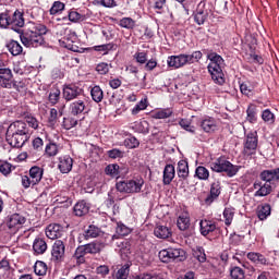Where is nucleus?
<instances>
[{"mask_svg":"<svg viewBox=\"0 0 279 279\" xmlns=\"http://www.w3.org/2000/svg\"><path fill=\"white\" fill-rule=\"evenodd\" d=\"M31 136L32 132L27 122L21 120L12 122L7 130V142L11 147H16L17 149L23 147Z\"/></svg>","mask_w":279,"mask_h":279,"instance_id":"1","label":"nucleus"},{"mask_svg":"<svg viewBox=\"0 0 279 279\" xmlns=\"http://www.w3.org/2000/svg\"><path fill=\"white\" fill-rule=\"evenodd\" d=\"M207 59L209 60L207 69L211 75V80L215 82V84L223 86V84H226V75L223 74L226 61L217 52H209L207 54Z\"/></svg>","mask_w":279,"mask_h":279,"instance_id":"2","label":"nucleus"},{"mask_svg":"<svg viewBox=\"0 0 279 279\" xmlns=\"http://www.w3.org/2000/svg\"><path fill=\"white\" fill-rule=\"evenodd\" d=\"M47 34V26L43 24H36L31 29L25 31L20 35L21 43L24 47H40L45 43V36Z\"/></svg>","mask_w":279,"mask_h":279,"instance_id":"3","label":"nucleus"},{"mask_svg":"<svg viewBox=\"0 0 279 279\" xmlns=\"http://www.w3.org/2000/svg\"><path fill=\"white\" fill-rule=\"evenodd\" d=\"M25 25V17H23V12L15 10L14 13L4 12L0 13V27L3 29L10 27L13 32L21 33V27Z\"/></svg>","mask_w":279,"mask_h":279,"instance_id":"4","label":"nucleus"},{"mask_svg":"<svg viewBox=\"0 0 279 279\" xmlns=\"http://www.w3.org/2000/svg\"><path fill=\"white\" fill-rule=\"evenodd\" d=\"M215 173H226L228 178H234L241 171V166L233 165L226 157H219L209 163Z\"/></svg>","mask_w":279,"mask_h":279,"instance_id":"5","label":"nucleus"},{"mask_svg":"<svg viewBox=\"0 0 279 279\" xmlns=\"http://www.w3.org/2000/svg\"><path fill=\"white\" fill-rule=\"evenodd\" d=\"M143 184H145V180H143V178H134L118 182L116 184V189L119 193H141Z\"/></svg>","mask_w":279,"mask_h":279,"instance_id":"6","label":"nucleus"},{"mask_svg":"<svg viewBox=\"0 0 279 279\" xmlns=\"http://www.w3.org/2000/svg\"><path fill=\"white\" fill-rule=\"evenodd\" d=\"M61 34H63V37L59 39V45L61 47L74 52L80 51V47L77 46V34L75 31L71 28H63Z\"/></svg>","mask_w":279,"mask_h":279,"instance_id":"7","label":"nucleus"},{"mask_svg":"<svg viewBox=\"0 0 279 279\" xmlns=\"http://www.w3.org/2000/svg\"><path fill=\"white\" fill-rule=\"evenodd\" d=\"M45 170L38 166H34L29 169V175L22 177V186L24 189H29V186H36L43 180Z\"/></svg>","mask_w":279,"mask_h":279,"instance_id":"8","label":"nucleus"},{"mask_svg":"<svg viewBox=\"0 0 279 279\" xmlns=\"http://www.w3.org/2000/svg\"><path fill=\"white\" fill-rule=\"evenodd\" d=\"M186 253L182 248H165L159 252V259L161 263H171V260H184Z\"/></svg>","mask_w":279,"mask_h":279,"instance_id":"9","label":"nucleus"},{"mask_svg":"<svg viewBox=\"0 0 279 279\" xmlns=\"http://www.w3.org/2000/svg\"><path fill=\"white\" fill-rule=\"evenodd\" d=\"M258 149V133L256 131L248 132L244 138V156H254Z\"/></svg>","mask_w":279,"mask_h":279,"instance_id":"10","label":"nucleus"},{"mask_svg":"<svg viewBox=\"0 0 279 279\" xmlns=\"http://www.w3.org/2000/svg\"><path fill=\"white\" fill-rule=\"evenodd\" d=\"M88 99L82 96L76 98L69 106V112L72 117H82L83 114H88Z\"/></svg>","mask_w":279,"mask_h":279,"instance_id":"11","label":"nucleus"},{"mask_svg":"<svg viewBox=\"0 0 279 279\" xmlns=\"http://www.w3.org/2000/svg\"><path fill=\"white\" fill-rule=\"evenodd\" d=\"M16 86L14 83V74L10 68H4L3 62L0 59V88L12 89Z\"/></svg>","mask_w":279,"mask_h":279,"instance_id":"12","label":"nucleus"},{"mask_svg":"<svg viewBox=\"0 0 279 279\" xmlns=\"http://www.w3.org/2000/svg\"><path fill=\"white\" fill-rule=\"evenodd\" d=\"M62 95L65 101H75V99L84 97V89L76 84H65Z\"/></svg>","mask_w":279,"mask_h":279,"instance_id":"13","label":"nucleus"},{"mask_svg":"<svg viewBox=\"0 0 279 279\" xmlns=\"http://www.w3.org/2000/svg\"><path fill=\"white\" fill-rule=\"evenodd\" d=\"M27 219L21 214H12L7 217V227L11 232H19L23 226H25V222Z\"/></svg>","mask_w":279,"mask_h":279,"instance_id":"14","label":"nucleus"},{"mask_svg":"<svg viewBox=\"0 0 279 279\" xmlns=\"http://www.w3.org/2000/svg\"><path fill=\"white\" fill-rule=\"evenodd\" d=\"M253 189L256 191L254 197H267V195H271L274 191L271 183H266L265 181H256L253 184Z\"/></svg>","mask_w":279,"mask_h":279,"instance_id":"15","label":"nucleus"},{"mask_svg":"<svg viewBox=\"0 0 279 279\" xmlns=\"http://www.w3.org/2000/svg\"><path fill=\"white\" fill-rule=\"evenodd\" d=\"M210 14V7H206V2H199L197 5L196 14L194 15V21L197 25H204L206 19Z\"/></svg>","mask_w":279,"mask_h":279,"instance_id":"16","label":"nucleus"},{"mask_svg":"<svg viewBox=\"0 0 279 279\" xmlns=\"http://www.w3.org/2000/svg\"><path fill=\"white\" fill-rule=\"evenodd\" d=\"M259 179L262 182H266L267 184H274V182H278L279 180V168L263 170L259 173Z\"/></svg>","mask_w":279,"mask_h":279,"instance_id":"17","label":"nucleus"},{"mask_svg":"<svg viewBox=\"0 0 279 279\" xmlns=\"http://www.w3.org/2000/svg\"><path fill=\"white\" fill-rule=\"evenodd\" d=\"M64 232V228L60 223H50L46 227V236L52 241L60 239Z\"/></svg>","mask_w":279,"mask_h":279,"instance_id":"18","label":"nucleus"},{"mask_svg":"<svg viewBox=\"0 0 279 279\" xmlns=\"http://www.w3.org/2000/svg\"><path fill=\"white\" fill-rule=\"evenodd\" d=\"M64 252H65L64 242H62L61 240H57L52 245V251H51L52 260H56V263H60V260L64 258Z\"/></svg>","mask_w":279,"mask_h":279,"instance_id":"19","label":"nucleus"},{"mask_svg":"<svg viewBox=\"0 0 279 279\" xmlns=\"http://www.w3.org/2000/svg\"><path fill=\"white\" fill-rule=\"evenodd\" d=\"M168 66L172 69H182V66H186V54L181 53L178 56H170L167 59Z\"/></svg>","mask_w":279,"mask_h":279,"instance_id":"20","label":"nucleus"},{"mask_svg":"<svg viewBox=\"0 0 279 279\" xmlns=\"http://www.w3.org/2000/svg\"><path fill=\"white\" fill-rule=\"evenodd\" d=\"M221 195V182L215 181L211 183L210 186V193L209 195L205 198V204L210 205Z\"/></svg>","mask_w":279,"mask_h":279,"instance_id":"21","label":"nucleus"},{"mask_svg":"<svg viewBox=\"0 0 279 279\" xmlns=\"http://www.w3.org/2000/svg\"><path fill=\"white\" fill-rule=\"evenodd\" d=\"M58 169L62 173H71L73 169V158L71 156L65 155L59 158Z\"/></svg>","mask_w":279,"mask_h":279,"instance_id":"22","label":"nucleus"},{"mask_svg":"<svg viewBox=\"0 0 279 279\" xmlns=\"http://www.w3.org/2000/svg\"><path fill=\"white\" fill-rule=\"evenodd\" d=\"M201 128L203 131L207 132L208 134L213 132H217V120L213 117H205L201 121Z\"/></svg>","mask_w":279,"mask_h":279,"instance_id":"23","label":"nucleus"},{"mask_svg":"<svg viewBox=\"0 0 279 279\" xmlns=\"http://www.w3.org/2000/svg\"><path fill=\"white\" fill-rule=\"evenodd\" d=\"M177 226L182 232L191 228V215L189 211H183L179 215L177 219Z\"/></svg>","mask_w":279,"mask_h":279,"instance_id":"24","label":"nucleus"},{"mask_svg":"<svg viewBox=\"0 0 279 279\" xmlns=\"http://www.w3.org/2000/svg\"><path fill=\"white\" fill-rule=\"evenodd\" d=\"M173 178H175V167L171 163L166 165L163 169V179L162 182L165 186H169L171 182H173Z\"/></svg>","mask_w":279,"mask_h":279,"instance_id":"25","label":"nucleus"},{"mask_svg":"<svg viewBox=\"0 0 279 279\" xmlns=\"http://www.w3.org/2000/svg\"><path fill=\"white\" fill-rule=\"evenodd\" d=\"M257 86H258V83L253 81H246L240 84V90L242 95H245L246 97H252Z\"/></svg>","mask_w":279,"mask_h":279,"instance_id":"26","label":"nucleus"},{"mask_svg":"<svg viewBox=\"0 0 279 279\" xmlns=\"http://www.w3.org/2000/svg\"><path fill=\"white\" fill-rule=\"evenodd\" d=\"M90 210V204L86 203V201L77 202L74 205V215L76 217H84V215H88Z\"/></svg>","mask_w":279,"mask_h":279,"instance_id":"27","label":"nucleus"},{"mask_svg":"<svg viewBox=\"0 0 279 279\" xmlns=\"http://www.w3.org/2000/svg\"><path fill=\"white\" fill-rule=\"evenodd\" d=\"M201 234L203 236H208L210 232H215L217 230V225L210 220H201Z\"/></svg>","mask_w":279,"mask_h":279,"instance_id":"28","label":"nucleus"},{"mask_svg":"<svg viewBox=\"0 0 279 279\" xmlns=\"http://www.w3.org/2000/svg\"><path fill=\"white\" fill-rule=\"evenodd\" d=\"M256 215L259 221H265V219L271 215V205L263 204L257 206Z\"/></svg>","mask_w":279,"mask_h":279,"instance_id":"29","label":"nucleus"},{"mask_svg":"<svg viewBox=\"0 0 279 279\" xmlns=\"http://www.w3.org/2000/svg\"><path fill=\"white\" fill-rule=\"evenodd\" d=\"M154 234L157 239H169L171 229L167 226L158 225L154 230Z\"/></svg>","mask_w":279,"mask_h":279,"instance_id":"30","label":"nucleus"},{"mask_svg":"<svg viewBox=\"0 0 279 279\" xmlns=\"http://www.w3.org/2000/svg\"><path fill=\"white\" fill-rule=\"evenodd\" d=\"M99 234H101V229H99L95 225H92L83 233V239H85L86 241H88V239H97Z\"/></svg>","mask_w":279,"mask_h":279,"instance_id":"31","label":"nucleus"},{"mask_svg":"<svg viewBox=\"0 0 279 279\" xmlns=\"http://www.w3.org/2000/svg\"><path fill=\"white\" fill-rule=\"evenodd\" d=\"M84 246H85L87 254H99V252H101L105 247L104 243H101L99 241H95V242L85 244Z\"/></svg>","mask_w":279,"mask_h":279,"instance_id":"32","label":"nucleus"},{"mask_svg":"<svg viewBox=\"0 0 279 279\" xmlns=\"http://www.w3.org/2000/svg\"><path fill=\"white\" fill-rule=\"evenodd\" d=\"M90 96L93 101H95L96 104H101V101H104V89H101L99 85H96L92 87Z\"/></svg>","mask_w":279,"mask_h":279,"instance_id":"33","label":"nucleus"},{"mask_svg":"<svg viewBox=\"0 0 279 279\" xmlns=\"http://www.w3.org/2000/svg\"><path fill=\"white\" fill-rule=\"evenodd\" d=\"M178 175L182 180H186L189 178V162L186 160H180L178 162Z\"/></svg>","mask_w":279,"mask_h":279,"instance_id":"34","label":"nucleus"},{"mask_svg":"<svg viewBox=\"0 0 279 279\" xmlns=\"http://www.w3.org/2000/svg\"><path fill=\"white\" fill-rule=\"evenodd\" d=\"M33 250L35 254H45V252H47V242L40 238L35 239Z\"/></svg>","mask_w":279,"mask_h":279,"instance_id":"35","label":"nucleus"},{"mask_svg":"<svg viewBox=\"0 0 279 279\" xmlns=\"http://www.w3.org/2000/svg\"><path fill=\"white\" fill-rule=\"evenodd\" d=\"M87 251H86V246L84 245H81L78 246L76 250H75V253H74V258L76 259L77 264L78 265H83V263L86 262L85 257L86 256Z\"/></svg>","mask_w":279,"mask_h":279,"instance_id":"36","label":"nucleus"},{"mask_svg":"<svg viewBox=\"0 0 279 279\" xmlns=\"http://www.w3.org/2000/svg\"><path fill=\"white\" fill-rule=\"evenodd\" d=\"M7 47L10 53L13 56H21V53H23V46H21V44H19L16 40H11Z\"/></svg>","mask_w":279,"mask_h":279,"instance_id":"37","label":"nucleus"},{"mask_svg":"<svg viewBox=\"0 0 279 279\" xmlns=\"http://www.w3.org/2000/svg\"><path fill=\"white\" fill-rule=\"evenodd\" d=\"M118 271L116 272V279H128L130 276V264L123 266H117Z\"/></svg>","mask_w":279,"mask_h":279,"instance_id":"38","label":"nucleus"},{"mask_svg":"<svg viewBox=\"0 0 279 279\" xmlns=\"http://www.w3.org/2000/svg\"><path fill=\"white\" fill-rule=\"evenodd\" d=\"M202 58H204V53L199 50H196L191 54H185V61L187 64H195V62H199Z\"/></svg>","mask_w":279,"mask_h":279,"instance_id":"39","label":"nucleus"},{"mask_svg":"<svg viewBox=\"0 0 279 279\" xmlns=\"http://www.w3.org/2000/svg\"><path fill=\"white\" fill-rule=\"evenodd\" d=\"M195 175L198 180H208L210 178V171L206 167L198 166L195 170Z\"/></svg>","mask_w":279,"mask_h":279,"instance_id":"40","label":"nucleus"},{"mask_svg":"<svg viewBox=\"0 0 279 279\" xmlns=\"http://www.w3.org/2000/svg\"><path fill=\"white\" fill-rule=\"evenodd\" d=\"M248 260H252V263H257L259 265H267V258L258 253H248L247 254Z\"/></svg>","mask_w":279,"mask_h":279,"instance_id":"41","label":"nucleus"},{"mask_svg":"<svg viewBox=\"0 0 279 279\" xmlns=\"http://www.w3.org/2000/svg\"><path fill=\"white\" fill-rule=\"evenodd\" d=\"M193 256L198 260V263H206V252L204 251V247L196 246L193 250Z\"/></svg>","mask_w":279,"mask_h":279,"instance_id":"42","label":"nucleus"},{"mask_svg":"<svg viewBox=\"0 0 279 279\" xmlns=\"http://www.w3.org/2000/svg\"><path fill=\"white\" fill-rule=\"evenodd\" d=\"M256 106L250 105L248 108L246 109V121L248 123H256Z\"/></svg>","mask_w":279,"mask_h":279,"instance_id":"43","label":"nucleus"},{"mask_svg":"<svg viewBox=\"0 0 279 279\" xmlns=\"http://www.w3.org/2000/svg\"><path fill=\"white\" fill-rule=\"evenodd\" d=\"M119 25L124 29H134L136 22L132 17H123L120 20Z\"/></svg>","mask_w":279,"mask_h":279,"instance_id":"44","label":"nucleus"},{"mask_svg":"<svg viewBox=\"0 0 279 279\" xmlns=\"http://www.w3.org/2000/svg\"><path fill=\"white\" fill-rule=\"evenodd\" d=\"M173 114V110L171 109H160L153 113V119H169Z\"/></svg>","mask_w":279,"mask_h":279,"instance_id":"45","label":"nucleus"},{"mask_svg":"<svg viewBox=\"0 0 279 279\" xmlns=\"http://www.w3.org/2000/svg\"><path fill=\"white\" fill-rule=\"evenodd\" d=\"M223 219H225L226 226H232V220L234 219V209L231 207L225 208Z\"/></svg>","mask_w":279,"mask_h":279,"instance_id":"46","label":"nucleus"},{"mask_svg":"<svg viewBox=\"0 0 279 279\" xmlns=\"http://www.w3.org/2000/svg\"><path fill=\"white\" fill-rule=\"evenodd\" d=\"M60 95H61V92L59 88L53 87L50 89L48 99H49L50 104H52V106H56V104H58V101H60Z\"/></svg>","mask_w":279,"mask_h":279,"instance_id":"47","label":"nucleus"},{"mask_svg":"<svg viewBox=\"0 0 279 279\" xmlns=\"http://www.w3.org/2000/svg\"><path fill=\"white\" fill-rule=\"evenodd\" d=\"M114 49V44L109 43V44H104L100 46H94V51H98L99 53H102L106 56L108 52L112 51Z\"/></svg>","mask_w":279,"mask_h":279,"instance_id":"48","label":"nucleus"},{"mask_svg":"<svg viewBox=\"0 0 279 279\" xmlns=\"http://www.w3.org/2000/svg\"><path fill=\"white\" fill-rule=\"evenodd\" d=\"M230 276L232 279H245V271L239 266L231 267Z\"/></svg>","mask_w":279,"mask_h":279,"instance_id":"49","label":"nucleus"},{"mask_svg":"<svg viewBox=\"0 0 279 279\" xmlns=\"http://www.w3.org/2000/svg\"><path fill=\"white\" fill-rule=\"evenodd\" d=\"M94 5H101L102 8H117V1L116 0H92Z\"/></svg>","mask_w":279,"mask_h":279,"instance_id":"50","label":"nucleus"},{"mask_svg":"<svg viewBox=\"0 0 279 279\" xmlns=\"http://www.w3.org/2000/svg\"><path fill=\"white\" fill-rule=\"evenodd\" d=\"M34 271L37 276H45L47 274V264L45 262H36Z\"/></svg>","mask_w":279,"mask_h":279,"instance_id":"51","label":"nucleus"},{"mask_svg":"<svg viewBox=\"0 0 279 279\" xmlns=\"http://www.w3.org/2000/svg\"><path fill=\"white\" fill-rule=\"evenodd\" d=\"M105 173L111 178H119V165L112 163L106 167Z\"/></svg>","mask_w":279,"mask_h":279,"instance_id":"52","label":"nucleus"},{"mask_svg":"<svg viewBox=\"0 0 279 279\" xmlns=\"http://www.w3.org/2000/svg\"><path fill=\"white\" fill-rule=\"evenodd\" d=\"M8 274H10V262H8V259H2L0 262V276L5 279L8 278Z\"/></svg>","mask_w":279,"mask_h":279,"instance_id":"53","label":"nucleus"},{"mask_svg":"<svg viewBox=\"0 0 279 279\" xmlns=\"http://www.w3.org/2000/svg\"><path fill=\"white\" fill-rule=\"evenodd\" d=\"M65 5L63 2L54 1L52 7L50 8V14L52 16H56V14H60V12H63Z\"/></svg>","mask_w":279,"mask_h":279,"instance_id":"54","label":"nucleus"},{"mask_svg":"<svg viewBox=\"0 0 279 279\" xmlns=\"http://www.w3.org/2000/svg\"><path fill=\"white\" fill-rule=\"evenodd\" d=\"M0 173H2V175H10V173H12V163L0 160Z\"/></svg>","mask_w":279,"mask_h":279,"instance_id":"55","label":"nucleus"},{"mask_svg":"<svg viewBox=\"0 0 279 279\" xmlns=\"http://www.w3.org/2000/svg\"><path fill=\"white\" fill-rule=\"evenodd\" d=\"M134 129L140 134H147V132H149V124L147 123V121H141L135 124Z\"/></svg>","mask_w":279,"mask_h":279,"instance_id":"56","label":"nucleus"},{"mask_svg":"<svg viewBox=\"0 0 279 279\" xmlns=\"http://www.w3.org/2000/svg\"><path fill=\"white\" fill-rule=\"evenodd\" d=\"M116 232H117V234H119V236H128V234H130L131 230L128 226H125L121 222H118Z\"/></svg>","mask_w":279,"mask_h":279,"instance_id":"57","label":"nucleus"},{"mask_svg":"<svg viewBox=\"0 0 279 279\" xmlns=\"http://www.w3.org/2000/svg\"><path fill=\"white\" fill-rule=\"evenodd\" d=\"M262 119H263V121H265V123H269V124H271L276 121V117L269 109H266L263 111Z\"/></svg>","mask_w":279,"mask_h":279,"instance_id":"58","label":"nucleus"},{"mask_svg":"<svg viewBox=\"0 0 279 279\" xmlns=\"http://www.w3.org/2000/svg\"><path fill=\"white\" fill-rule=\"evenodd\" d=\"M124 145L125 147H128V149H136V147L141 145V143L137 141L136 137L132 136V137H128L124 141Z\"/></svg>","mask_w":279,"mask_h":279,"instance_id":"59","label":"nucleus"},{"mask_svg":"<svg viewBox=\"0 0 279 279\" xmlns=\"http://www.w3.org/2000/svg\"><path fill=\"white\" fill-rule=\"evenodd\" d=\"M68 16L71 23H78V21H84V15L75 10L70 11Z\"/></svg>","mask_w":279,"mask_h":279,"instance_id":"60","label":"nucleus"},{"mask_svg":"<svg viewBox=\"0 0 279 279\" xmlns=\"http://www.w3.org/2000/svg\"><path fill=\"white\" fill-rule=\"evenodd\" d=\"M142 110H147V99H142L140 102H137L132 109V114H138V112Z\"/></svg>","mask_w":279,"mask_h":279,"instance_id":"61","label":"nucleus"},{"mask_svg":"<svg viewBox=\"0 0 279 279\" xmlns=\"http://www.w3.org/2000/svg\"><path fill=\"white\" fill-rule=\"evenodd\" d=\"M48 123H49L50 128H53V125H56V123H58V109L52 108L50 110Z\"/></svg>","mask_w":279,"mask_h":279,"instance_id":"62","label":"nucleus"},{"mask_svg":"<svg viewBox=\"0 0 279 279\" xmlns=\"http://www.w3.org/2000/svg\"><path fill=\"white\" fill-rule=\"evenodd\" d=\"M46 154L47 156H58V145L53 143H49L46 145Z\"/></svg>","mask_w":279,"mask_h":279,"instance_id":"63","label":"nucleus"},{"mask_svg":"<svg viewBox=\"0 0 279 279\" xmlns=\"http://www.w3.org/2000/svg\"><path fill=\"white\" fill-rule=\"evenodd\" d=\"M123 154H124L123 150L118 149V148H113V149L107 151V156L109 158H112L113 160L117 158H123Z\"/></svg>","mask_w":279,"mask_h":279,"instance_id":"64","label":"nucleus"}]
</instances>
